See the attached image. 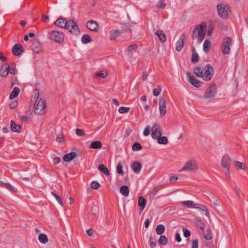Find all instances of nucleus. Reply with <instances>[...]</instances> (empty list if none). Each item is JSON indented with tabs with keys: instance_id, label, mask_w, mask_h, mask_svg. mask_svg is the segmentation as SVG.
I'll return each instance as SVG.
<instances>
[{
	"instance_id": "f3484780",
	"label": "nucleus",
	"mask_w": 248,
	"mask_h": 248,
	"mask_svg": "<svg viewBox=\"0 0 248 248\" xmlns=\"http://www.w3.org/2000/svg\"><path fill=\"white\" fill-rule=\"evenodd\" d=\"M124 31V30H111L109 32V39L111 41L115 40L117 37L123 33Z\"/></svg>"
},
{
	"instance_id": "3c124183",
	"label": "nucleus",
	"mask_w": 248,
	"mask_h": 248,
	"mask_svg": "<svg viewBox=\"0 0 248 248\" xmlns=\"http://www.w3.org/2000/svg\"><path fill=\"white\" fill-rule=\"evenodd\" d=\"M130 109V108L128 107H121L119 108L118 111L119 113L124 114L128 112Z\"/></svg>"
},
{
	"instance_id": "1a4fd4ad",
	"label": "nucleus",
	"mask_w": 248,
	"mask_h": 248,
	"mask_svg": "<svg viewBox=\"0 0 248 248\" xmlns=\"http://www.w3.org/2000/svg\"><path fill=\"white\" fill-rule=\"evenodd\" d=\"M197 167L196 162L194 160L190 159L188 160L182 168L180 171L189 170L195 171L197 170Z\"/></svg>"
},
{
	"instance_id": "c03bdc74",
	"label": "nucleus",
	"mask_w": 248,
	"mask_h": 248,
	"mask_svg": "<svg viewBox=\"0 0 248 248\" xmlns=\"http://www.w3.org/2000/svg\"><path fill=\"white\" fill-rule=\"evenodd\" d=\"M182 203L187 206L188 208H194V206L195 204H194V202L193 201H183L182 202Z\"/></svg>"
},
{
	"instance_id": "a211bd4d",
	"label": "nucleus",
	"mask_w": 248,
	"mask_h": 248,
	"mask_svg": "<svg viewBox=\"0 0 248 248\" xmlns=\"http://www.w3.org/2000/svg\"><path fill=\"white\" fill-rule=\"evenodd\" d=\"M131 168L135 173H139L142 168V164L139 161H135L131 165Z\"/></svg>"
},
{
	"instance_id": "2f4dec72",
	"label": "nucleus",
	"mask_w": 248,
	"mask_h": 248,
	"mask_svg": "<svg viewBox=\"0 0 248 248\" xmlns=\"http://www.w3.org/2000/svg\"><path fill=\"white\" fill-rule=\"evenodd\" d=\"M102 147V144L100 141H94L91 143L90 148L94 149H100Z\"/></svg>"
},
{
	"instance_id": "c756f323",
	"label": "nucleus",
	"mask_w": 248,
	"mask_h": 248,
	"mask_svg": "<svg viewBox=\"0 0 248 248\" xmlns=\"http://www.w3.org/2000/svg\"><path fill=\"white\" fill-rule=\"evenodd\" d=\"M19 88L16 87H15L10 94L9 98L10 99H14L19 94Z\"/></svg>"
},
{
	"instance_id": "20e7f679",
	"label": "nucleus",
	"mask_w": 248,
	"mask_h": 248,
	"mask_svg": "<svg viewBox=\"0 0 248 248\" xmlns=\"http://www.w3.org/2000/svg\"><path fill=\"white\" fill-rule=\"evenodd\" d=\"M64 34L62 32L57 31H51L48 34V37L50 40L59 44L62 43L64 41Z\"/></svg>"
},
{
	"instance_id": "7c9ffc66",
	"label": "nucleus",
	"mask_w": 248,
	"mask_h": 248,
	"mask_svg": "<svg viewBox=\"0 0 248 248\" xmlns=\"http://www.w3.org/2000/svg\"><path fill=\"white\" fill-rule=\"evenodd\" d=\"M120 192L125 197L128 196L129 190L128 186H122L120 187Z\"/></svg>"
},
{
	"instance_id": "ea45409f",
	"label": "nucleus",
	"mask_w": 248,
	"mask_h": 248,
	"mask_svg": "<svg viewBox=\"0 0 248 248\" xmlns=\"http://www.w3.org/2000/svg\"><path fill=\"white\" fill-rule=\"evenodd\" d=\"M1 184L4 186L7 189L14 193H16L17 190L15 189L10 184L7 183L0 182Z\"/></svg>"
},
{
	"instance_id": "aec40b11",
	"label": "nucleus",
	"mask_w": 248,
	"mask_h": 248,
	"mask_svg": "<svg viewBox=\"0 0 248 248\" xmlns=\"http://www.w3.org/2000/svg\"><path fill=\"white\" fill-rule=\"evenodd\" d=\"M31 49L35 53H39L41 49V45L36 39L34 40L31 46Z\"/></svg>"
},
{
	"instance_id": "dca6fc26",
	"label": "nucleus",
	"mask_w": 248,
	"mask_h": 248,
	"mask_svg": "<svg viewBox=\"0 0 248 248\" xmlns=\"http://www.w3.org/2000/svg\"><path fill=\"white\" fill-rule=\"evenodd\" d=\"M24 51L22 46L20 44H17L14 46L12 48V54L14 56H19Z\"/></svg>"
},
{
	"instance_id": "4d7b16f0",
	"label": "nucleus",
	"mask_w": 248,
	"mask_h": 248,
	"mask_svg": "<svg viewBox=\"0 0 248 248\" xmlns=\"http://www.w3.org/2000/svg\"><path fill=\"white\" fill-rule=\"evenodd\" d=\"M184 235L185 237L187 238L190 236L191 232L189 230L186 228H184L183 230Z\"/></svg>"
},
{
	"instance_id": "f704fd0d",
	"label": "nucleus",
	"mask_w": 248,
	"mask_h": 248,
	"mask_svg": "<svg viewBox=\"0 0 248 248\" xmlns=\"http://www.w3.org/2000/svg\"><path fill=\"white\" fill-rule=\"evenodd\" d=\"M157 142L159 144H167L168 143V140L166 136H158L156 139Z\"/></svg>"
},
{
	"instance_id": "de8ad7c7",
	"label": "nucleus",
	"mask_w": 248,
	"mask_h": 248,
	"mask_svg": "<svg viewBox=\"0 0 248 248\" xmlns=\"http://www.w3.org/2000/svg\"><path fill=\"white\" fill-rule=\"evenodd\" d=\"M108 75V73L106 71L104 70H101L99 71L96 74V76L98 77H100L102 78H104L106 77Z\"/></svg>"
},
{
	"instance_id": "9b49d317",
	"label": "nucleus",
	"mask_w": 248,
	"mask_h": 248,
	"mask_svg": "<svg viewBox=\"0 0 248 248\" xmlns=\"http://www.w3.org/2000/svg\"><path fill=\"white\" fill-rule=\"evenodd\" d=\"M232 44V39L230 37H225L222 42V53L224 54H229L230 52V45Z\"/></svg>"
},
{
	"instance_id": "f03ea898",
	"label": "nucleus",
	"mask_w": 248,
	"mask_h": 248,
	"mask_svg": "<svg viewBox=\"0 0 248 248\" xmlns=\"http://www.w3.org/2000/svg\"><path fill=\"white\" fill-rule=\"evenodd\" d=\"M206 23L202 22L201 24L196 26L194 29L191 37L193 39L197 38L199 43L204 40L206 34Z\"/></svg>"
},
{
	"instance_id": "680f3d73",
	"label": "nucleus",
	"mask_w": 248,
	"mask_h": 248,
	"mask_svg": "<svg viewBox=\"0 0 248 248\" xmlns=\"http://www.w3.org/2000/svg\"><path fill=\"white\" fill-rule=\"evenodd\" d=\"M30 119V117L25 115H22L20 116V119L22 122H26Z\"/></svg>"
},
{
	"instance_id": "052dcab7",
	"label": "nucleus",
	"mask_w": 248,
	"mask_h": 248,
	"mask_svg": "<svg viewBox=\"0 0 248 248\" xmlns=\"http://www.w3.org/2000/svg\"><path fill=\"white\" fill-rule=\"evenodd\" d=\"M191 248H198V240L194 239L192 241Z\"/></svg>"
},
{
	"instance_id": "f257e3e1",
	"label": "nucleus",
	"mask_w": 248,
	"mask_h": 248,
	"mask_svg": "<svg viewBox=\"0 0 248 248\" xmlns=\"http://www.w3.org/2000/svg\"><path fill=\"white\" fill-rule=\"evenodd\" d=\"M33 93L34 96L32 97L31 101L32 102L36 101V105L34 104V111L35 114L37 115H42L45 113L46 104L45 100L42 98L39 99V93L37 89L34 90Z\"/></svg>"
},
{
	"instance_id": "72a5a7b5",
	"label": "nucleus",
	"mask_w": 248,
	"mask_h": 248,
	"mask_svg": "<svg viewBox=\"0 0 248 248\" xmlns=\"http://www.w3.org/2000/svg\"><path fill=\"white\" fill-rule=\"evenodd\" d=\"M211 44L210 41L208 39L205 40L203 44V51L205 53L208 52L211 48Z\"/></svg>"
},
{
	"instance_id": "cd10ccee",
	"label": "nucleus",
	"mask_w": 248,
	"mask_h": 248,
	"mask_svg": "<svg viewBox=\"0 0 248 248\" xmlns=\"http://www.w3.org/2000/svg\"><path fill=\"white\" fill-rule=\"evenodd\" d=\"M192 57H191V62L193 63H197L199 60V57L198 53L196 51L195 48L194 46L192 47Z\"/></svg>"
},
{
	"instance_id": "6e6552de",
	"label": "nucleus",
	"mask_w": 248,
	"mask_h": 248,
	"mask_svg": "<svg viewBox=\"0 0 248 248\" xmlns=\"http://www.w3.org/2000/svg\"><path fill=\"white\" fill-rule=\"evenodd\" d=\"M204 69L205 72L203 73V79L207 81L210 80L214 74V67L211 64L208 63L205 66Z\"/></svg>"
},
{
	"instance_id": "0e129e2a",
	"label": "nucleus",
	"mask_w": 248,
	"mask_h": 248,
	"mask_svg": "<svg viewBox=\"0 0 248 248\" xmlns=\"http://www.w3.org/2000/svg\"><path fill=\"white\" fill-rule=\"evenodd\" d=\"M178 180V177L176 176H171L170 177V181L171 183H174Z\"/></svg>"
},
{
	"instance_id": "c9c22d12",
	"label": "nucleus",
	"mask_w": 248,
	"mask_h": 248,
	"mask_svg": "<svg viewBox=\"0 0 248 248\" xmlns=\"http://www.w3.org/2000/svg\"><path fill=\"white\" fill-rule=\"evenodd\" d=\"M38 239L40 242L42 244H46L48 241L47 236L44 233H40L39 235Z\"/></svg>"
},
{
	"instance_id": "79ce46f5",
	"label": "nucleus",
	"mask_w": 248,
	"mask_h": 248,
	"mask_svg": "<svg viewBox=\"0 0 248 248\" xmlns=\"http://www.w3.org/2000/svg\"><path fill=\"white\" fill-rule=\"evenodd\" d=\"M233 164L236 167L238 170H245L246 167L245 165H243V164L240 162L237 161H234L233 162Z\"/></svg>"
},
{
	"instance_id": "4c0bfd02",
	"label": "nucleus",
	"mask_w": 248,
	"mask_h": 248,
	"mask_svg": "<svg viewBox=\"0 0 248 248\" xmlns=\"http://www.w3.org/2000/svg\"><path fill=\"white\" fill-rule=\"evenodd\" d=\"M165 228L164 226L162 224H159L157 226L156 228V232L158 235L162 234L165 232Z\"/></svg>"
},
{
	"instance_id": "37998d69",
	"label": "nucleus",
	"mask_w": 248,
	"mask_h": 248,
	"mask_svg": "<svg viewBox=\"0 0 248 248\" xmlns=\"http://www.w3.org/2000/svg\"><path fill=\"white\" fill-rule=\"evenodd\" d=\"M132 148L133 151H138L141 150L142 147L139 142H136L133 143Z\"/></svg>"
},
{
	"instance_id": "e2e57ef3",
	"label": "nucleus",
	"mask_w": 248,
	"mask_h": 248,
	"mask_svg": "<svg viewBox=\"0 0 248 248\" xmlns=\"http://www.w3.org/2000/svg\"><path fill=\"white\" fill-rule=\"evenodd\" d=\"M148 76V73L146 71H144L142 73V79L143 81H145L147 79V77Z\"/></svg>"
},
{
	"instance_id": "8fccbe9b",
	"label": "nucleus",
	"mask_w": 248,
	"mask_h": 248,
	"mask_svg": "<svg viewBox=\"0 0 248 248\" xmlns=\"http://www.w3.org/2000/svg\"><path fill=\"white\" fill-rule=\"evenodd\" d=\"M116 169H117V172L119 174L124 175V172L123 170V166L122 165L121 163H119L117 164Z\"/></svg>"
},
{
	"instance_id": "2eb2a0df",
	"label": "nucleus",
	"mask_w": 248,
	"mask_h": 248,
	"mask_svg": "<svg viewBox=\"0 0 248 248\" xmlns=\"http://www.w3.org/2000/svg\"><path fill=\"white\" fill-rule=\"evenodd\" d=\"M186 34L185 33H183L176 43L175 49L177 51L180 52L183 49Z\"/></svg>"
},
{
	"instance_id": "69168bd1",
	"label": "nucleus",
	"mask_w": 248,
	"mask_h": 248,
	"mask_svg": "<svg viewBox=\"0 0 248 248\" xmlns=\"http://www.w3.org/2000/svg\"><path fill=\"white\" fill-rule=\"evenodd\" d=\"M165 6H166V4L164 2V0H162L160 1L159 5H158L157 7L159 9H164V8H165Z\"/></svg>"
},
{
	"instance_id": "c85d7f7f",
	"label": "nucleus",
	"mask_w": 248,
	"mask_h": 248,
	"mask_svg": "<svg viewBox=\"0 0 248 248\" xmlns=\"http://www.w3.org/2000/svg\"><path fill=\"white\" fill-rule=\"evenodd\" d=\"M98 170L105 175L108 176L110 174V172L108 169L104 165L101 164L98 166Z\"/></svg>"
},
{
	"instance_id": "5fc2aeb1",
	"label": "nucleus",
	"mask_w": 248,
	"mask_h": 248,
	"mask_svg": "<svg viewBox=\"0 0 248 248\" xmlns=\"http://www.w3.org/2000/svg\"><path fill=\"white\" fill-rule=\"evenodd\" d=\"M100 186V184L97 181H93L91 184V188L93 189H97Z\"/></svg>"
},
{
	"instance_id": "a19ab883",
	"label": "nucleus",
	"mask_w": 248,
	"mask_h": 248,
	"mask_svg": "<svg viewBox=\"0 0 248 248\" xmlns=\"http://www.w3.org/2000/svg\"><path fill=\"white\" fill-rule=\"evenodd\" d=\"M51 194L54 196L56 199V200H57V201L62 206H63V203L62 202V201L61 199V197L58 195L56 192L55 191H52L51 192Z\"/></svg>"
},
{
	"instance_id": "473e14b6",
	"label": "nucleus",
	"mask_w": 248,
	"mask_h": 248,
	"mask_svg": "<svg viewBox=\"0 0 248 248\" xmlns=\"http://www.w3.org/2000/svg\"><path fill=\"white\" fill-rule=\"evenodd\" d=\"M196 224L202 231H204L205 225V224L199 218H196L194 219Z\"/></svg>"
},
{
	"instance_id": "4be33fe9",
	"label": "nucleus",
	"mask_w": 248,
	"mask_h": 248,
	"mask_svg": "<svg viewBox=\"0 0 248 248\" xmlns=\"http://www.w3.org/2000/svg\"><path fill=\"white\" fill-rule=\"evenodd\" d=\"M77 156V153L74 152H71L69 153L66 154L64 155L63 160L66 162H68L72 161Z\"/></svg>"
},
{
	"instance_id": "9d476101",
	"label": "nucleus",
	"mask_w": 248,
	"mask_h": 248,
	"mask_svg": "<svg viewBox=\"0 0 248 248\" xmlns=\"http://www.w3.org/2000/svg\"><path fill=\"white\" fill-rule=\"evenodd\" d=\"M186 74L189 78V82L191 85L196 88L200 87L202 86V82L196 79L190 71H187Z\"/></svg>"
},
{
	"instance_id": "a18cd8bd",
	"label": "nucleus",
	"mask_w": 248,
	"mask_h": 248,
	"mask_svg": "<svg viewBox=\"0 0 248 248\" xmlns=\"http://www.w3.org/2000/svg\"><path fill=\"white\" fill-rule=\"evenodd\" d=\"M149 241L151 248H154L156 246V239L155 237L150 236Z\"/></svg>"
},
{
	"instance_id": "bb28decb",
	"label": "nucleus",
	"mask_w": 248,
	"mask_h": 248,
	"mask_svg": "<svg viewBox=\"0 0 248 248\" xmlns=\"http://www.w3.org/2000/svg\"><path fill=\"white\" fill-rule=\"evenodd\" d=\"M194 73L198 78H202L204 76L203 69L200 66H196L193 70Z\"/></svg>"
},
{
	"instance_id": "7ed1b4c3",
	"label": "nucleus",
	"mask_w": 248,
	"mask_h": 248,
	"mask_svg": "<svg viewBox=\"0 0 248 248\" xmlns=\"http://www.w3.org/2000/svg\"><path fill=\"white\" fill-rule=\"evenodd\" d=\"M217 8L219 16L223 19H226L228 18V12L231 11V7L229 4L219 3L217 5Z\"/></svg>"
},
{
	"instance_id": "58836bf2",
	"label": "nucleus",
	"mask_w": 248,
	"mask_h": 248,
	"mask_svg": "<svg viewBox=\"0 0 248 248\" xmlns=\"http://www.w3.org/2000/svg\"><path fill=\"white\" fill-rule=\"evenodd\" d=\"M158 243L161 245L165 246L168 243V239L165 235L161 234L158 239Z\"/></svg>"
},
{
	"instance_id": "412c9836",
	"label": "nucleus",
	"mask_w": 248,
	"mask_h": 248,
	"mask_svg": "<svg viewBox=\"0 0 248 248\" xmlns=\"http://www.w3.org/2000/svg\"><path fill=\"white\" fill-rule=\"evenodd\" d=\"M65 21H67L66 20V19L64 17L62 16H60L54 22V25L57 27L60 28H63L65 29Z\"/></svg>"
},
{
	"instance_id": "f8f14e48",
	"label": "nucleus",
	"mask_w": 248,
	"mask_h": 248,
	"mask_svg": "<svg viewBox=\"0 0 248 248\" xmlns=\"http://www.w3.org/2000/svg\"><path fill=\"white\" fill-rule=\"evenodd\" d=\"M159 109L161 117H163L166 113V102L163 97H160L159 100Z\"/></svg>"
},
{
	"instance_id": "e433bc0d",
	"label": "nucleus",
	"mask_w": 248,
	"mask_h": 248,
	"mask_svg": "<svg viewBox=\"0 0 248 248\" xmlns=\"http://www.w3.org/2000/svg\"><path fill=\"white\" fill-rule=\"evenodd\" d=\"M81 42L83 44H87L92 42L91 36L87 34H84L81 38Z\"/></svg>"
},
{
	"instance_id": "5701e85b",
	"label": "nucleus",
	"mask_w": 248,
	"mask_h": 248,
	"mask_svg": "<svg viewBox=\"0 0 248 248\" xmlns=\"http://www.w3.org/2000/svg\"><path fill=\"white\" fill-rule=\"evenodd\" d=\"M11 130L14 132L20 133L21 131V126L20 125L16 124L13 120H11L10 122Z\"/></svg>"
},
{
	"instance_id": "6e6d98bb",
	"label": "nucleus",
	"mask_w": 248,
	"mask_h": 248,
	"mask_svg": "<svg viewBox=\"0 0 248 248\" xmlns=\"http://www.w3.org/2000/svg\"><path fill=\"white\" fill-rule=\"evenodd\" d=\"M161 91V89L160 86H158L156 88L154 89L153 92V95L155 96H158L160 94Z\"/></svg>"
},
{
	"instance_id": "4468645a",
	"label": "nucleus",
	"mask_w": 248,
	"mask_h": 248,
	"mask_svg": "<svg viewBox=\"0 0 248 248\" xmlns=\"http://www.w3.org/2000/svg\"><path fill=\"white\" fill-rule=\"evenodd\" d=\"M87 28L91 31L98 32L99 31V25L98 23L94 20H89L86 23Z\"/></svg>"
},
{
	"instance_id": "39448f33",
	"label": "nucleus",
	"mask_w": 248,
	"mask_h": 248,
	"mask_svg": "<svg viewBox=\"0 0 248 248\" xmlns=\"http://www.w3.org/2000/svg\"><path fill=\"white\" fill-rule=\"evenodd\" d=\"M231 162V158L228 154H225L222 158L221 161V166L225 169V173L228 178H231L230 175V164Z\"/></svg>"
},
{
	"instance_id": "13d9d810",
	"label": "nucleus",
	"mask_w": 248,
	"mask_h": 248,
	"mask_svg": "<svg viewBox=\"0 0 248 248\" xmlns=\"http://www.w3.org/2000/svg\"><path fill=\"white\" fill-rule=\"evenodd\" d=\"M18 105V102L17 101H12L11 103L9 104V107L13 109H15Z\"/></svg>"
},
{
	"instance_id": "338daca9",
	"label": "nucleus",
	"mask_w": 248,
	"mask_h": 248,
	"mask_svg": "<svg viewBox=\"0 0 248 248\" xmlns=\"http://www.w3.org/2000/svg\"><path fill=\"white\" fill-rule=\"evenodd\" d=\"M93 232L94 230L92 228L86 230V233L89 236H92L93 235Z\"/></svg>"
},
{
	"instance_id": "49530a36",
	"label": "nucleus",
	"mask_w": 248,
	"mask_h": 248,
	"mask_svg": "<svg viewBox=\"0 0 248 248\" xmlns=\"http://www.w3.org/2000/svg\"><path fill=\"white\" fill-rule=\"evenodd\" d=\"M162 188H163V186H161V185L158 186H156L155 187H154L151 192V194H152V196L153 197L155 196L157 192L158 191L160 190Z\"/></svg>"
},
{
	"instance_id": "423d86ee",
	"label": "nucleus",
	"mask_w": 248,
	"mask_h": 248,
	"mask_svg": "<svg viewBox=\"0 0 248 248\" xmlns=\"http://www.w3.org/2000/svg\"><path fill=\"white\" fill-rule=\"evenodd\" d=\"M217 93V87L216 84H211L206 89L204 93L203 99H213Z\"/></svg>"
},
{
	"instance_id": "603ef678",
	"label": "nucleus",
	"mask_w": 248,
	"mask_h": 248,
	"mask_svg": "<svg viewBox=\"0 0 248 248\" xmlns=\"http://www.w3.org/2000/svg\"><path fill=\"white\" fill-rule=\"evenodd\" d=\"M211 231L207 230L206 233L203 234V237L207 240H210L212 237Z\"/></svg>"
},
{
	"instance_id": "bf43d9fd",
	"label": "nucleus",
	"mask_w": 248,
	"mask_h": 248,
	"mask_svg": "<svg viewBox=\"0 0 248 248\" xmlns=\"http://www.w3.org/2000/svg\"><path fill=\"white\" fill-rule=\"evenodd\" d=\"M150 133V127L149 126H147L143 131V135L145 136H148L149 135Z\"/></svg>"
},
{
	"instance_id": "09e8293b",
	"label": "nucleus",
	"mask_w": 248,
	"mask_h": 248,
	"mask_svg": "<svg viewBox=\"0 0 248 248\" xmlns=\"http://www.w3.org/2000/svg\"><path fill=\"white\" fill-rule=\"evenodd\" d=\"M138 48V46L136 44L130 45L127 48V51L129 52L135 51Z\"/></svg>"
},
{
	"instance_id": "a878e982",
	"label": "nucleus",
	"mask_w": 248,
	"mask_h": 248,
	"mask_svg": "<svg viewBox=\"0 0 248 248\" xmlns=\"http://www.w3.org/2000/svg\"><path fill=\"white\" fill-rule=\"evenodd\" d=\"M194 208H196V209L201 210L202 211H204L205 215L206 216H207L208 218H210V217L209 211L205 206L202 205V204H195Z\"/></svg>"
},
{
	"instance_id": "774afa93",
	"label": "nucleus",
	"mask_w": 248,
	"mask_h": 248,
	"mask_svg": "<svg viewBox=\"0 0 248 248\" xmlns=\"http://www.w3.org/2000/svg\"><path fill=\"white\" fill-rule=\"evenodd\" d=\"M61 161V158L59 157H55L53 160V163L56 165L58 164Z\"/></svg>"
},
{
	"instance_id": "6ab92c4d",
	"label": "nucleus",
	"mask_w": 248,
	"mask_h": 248,
	"mask_svg": "<svg viewBox=\"0 0 248 248\" xmlns=\"http://www.w3.org/2000/svg\"><path fill=\"white\" fill-rule=\"evenodd\" d=\"M10 69V66L7 63H3L0 70V75L2 77H5L8 74V69Z\"/></svg>"
},
{
	"instance_id": "b1692460",
	"label": "nucleus",
	"mask_w": 248,
	"mask_h": 248,
	"mask_svg": "<svg viewBox=\"0 0 248 248\" xmlns=\"http://www.w3.org/2000/svg\"><path fill=\"white\" fill-rule=\"evenodd\" d=\"M156 36H157L160 40V41L162 43H164L166 41V36L165 33L163 32L162 30H157L155 33Z\"/></svg>"
},
{
	"instance_id": "864d4df0",
	"label": "nucleus",
	"mask_w": 248,
	"mask_h": 248,
	"mask_svg": "<svg viewBox=\"0 0 248 248\" xmlns=\"http://www.w3.org/2000/svg\"><path fill=\"white\" fill-rule=\"evenodd\" d=\"M76 134L79 137H83L86 135L84 130L78 128L76 130Z\"/></svg>"
},
{
	"instance_id": "ddd939ff",
	"label": "nucleus",
	"mask_w": 248,
	"mask_h": 248,
	"mask_svg": "<svg viewBox=\"0 0 248 248\" xmlns=\"http://www.w3.org/2000/svg\"><path fill=\"white\" fill-rule=\"evenodd\" d=\"M152 131V137L153 139L156 140L158 136L162 135V129L160 126L157 124H155L151 129Z\"/></svg>"
},
{
	"instance_id": "0eeeda50",
	"label": "nucleus",
	"mask_w": 248,
	"mask_h": 248,
	"mask_svg": "<svg viewBox=\"0 0 248 248\" xmlns=\"http://www.w3.org/2000/svg\"><path fill=\"white\" fill-rule=\"evenodd\" d=\"M66 29L70 32L75 35H78L80 33V30L76 22L72 20L65 21Z\"/></svg>"
},
{
	"instance_id": "393cba45",
	"label": "nucleus",
	"mask_w": 248,
	"mask_h": 248,
	"mask_svg": "<svg viewBox=\"0 0 248 248\" xmlns=\"http://www.w3.org/2000/svg\"><path fill=\"white\" fill-rule=\"evenodd\" d=\"M146 200L142 196H140L138 200V205L140 207V211H142L146 207Z\"/></svg>"
}]
</instances>
